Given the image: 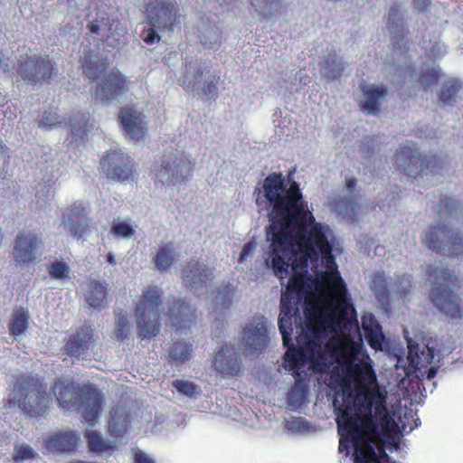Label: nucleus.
I'll use <instances>...</instances> for the list:
<instances>
[{"mask_svg": "<svg viewBox=\"0 0 463 463\" xmlns=\"http://www.w3.org/2000/svg\"><path fill=\"white\" fill-rule=\"evenodd\" d=\"M338 427V432L340 434V439H339V445H338V450L340 453H343L346 451L348 453L349 451V443H353V446L354 447V441L352 439L346 430H344L342 426L337 424Z\"/></svg>", "mask_w": 463, "mask_h": 463, "instance_id": "obj_50", "label": "nucleus"}, {"mask_svg": "<svg viewBox=\"0 0 463 463\" xmlns=\"http://www.w3.org/2000/svg\"><path fill=\"white\" fill-rule=\"evenodd\" d=\"M7 147L2 140H0V161L5 162L6 156Z\"/></svg>", "mask_w": 463, "mask_h": 463, "instance_id": "obj_59", "label": "nucleus"}, {"mask_svg": "<svg viewBox=\"0 0 463 463\" xmlns=\"http://www.w3.org/2000/svg\"><path fill=\"white\" fill-rule=\"evenodd\" d=\"M255 202L259 208L269 210L270 224L266 232L270 240L269 258L266 265L274 275L283 280L289 275V265L299 254L301 269H307L308 261L317 263L321 259L326 269L317 275L316 285L326 292L323 305L306 299L304 314L307 330L314 336H321L327 328L344 329L355 319V309L347 296L346 285L340 276L333 255L334 241L330 228L316 221L304 200L299 184L296 181L286 186L281 173H270L262 188H256Z\"/></svg>", "mask_w": 463, "mask_h": 463, "instance_id": "obj_1", "label": "nucleus"}, {"mask_svg": "<svg viewBox=\"0 0 463 463\" xmlns=\"http://www.w3.org/2000/svg\"><path fill=\"white\" fill-rule=\"evenodd\" d=\"M163 290L156 285L148 286L135 307L137 325L142 339L152 338L160 331V307Z\"/></svg>", "mask_w": 463, "mask_h": 463, "instance_id": "obj_7", "label": "nucleus"}, {"mask_svg": "<svg viewBox=\"0 0 463 463\" xmlns=\"http://www.w3.org/2000/svg\"><path fill=\"white\" fill-rule=\"evenodd\" d=\"M214 369L222 378L239 375L241 362L233 345H223L215 354Z\"/></svg>", "mask_w": 463, "mask_h": 463, "instance_id": "obj_20", "label": "nucleus"}, {"mask_svg": "<svg viewBox=\"0 0 463 463\" xmlns=\"http://www.w3.org/2000/svg\"><path fill=\"white\" fill-rule=\"evenodd\" d=\"M173 386L182 394L190 398L195 397L201 392L199 385L193 382L185 380H175L173 383Z\"/></svg>", "mask_w": 463, "mask_h": 463, "instance_id": "obj_45", "label": "nucleus"}, {"mask_svg": "<svg viewBox=\"0 0 463 463\" xmlns=\"http://www.w3.org/2000/svg\"><path fill=\"white\" fill-rule=\"evenodd\" d=\"M170 324L176 329L190 328L195 322V309L184 299L175 300L166 313Z\"/></svg>", "mask_w": 463, "mask_h": 463, "instance_id": "obj_25", "label": "nucleus"}, {"mask_svg": "<svg viewBox=\"0 0 463 463\" xmlns=\"http://www.w3.org/2000/svg\"><path fill=\"white\" fill-rule=\"evenodd\" d=\"M66 215L65 228L72 236L81 238L89 226L85 207L81 203H73Z\"/></svg>", "mask_w": 463, "mask_h": 463, "instance_id": "obj_27", "label": "nucleus"}, {"mask_svg": "<svg viewBox=\"0 0 463 463\" xmlns=\"http://www.w3.org/2000/svg\"><path fill=\"white\" fill-rule=\"evenodd\" d=\"M256 14L260 20H269L280 13L282 9L281 0H250Z\"/></svg>", "mask_w": 463, "mask_h": 463, "instance_id": "obj_36", "label": "nucleus"}, {"mask_svg": "<svg viewBox=\"0 0 463 463\" xmlns=\"http://www.w3.org/2000/svg\"><path fill=\"white\" fill-rule=\"evenodd\" d=\"M128 417L121 407L110 411L109 432L114 438H122L128 430Z\"/></svg>", "mask_w": 463, "mask_h": 463, "instance_id": "obj_35", "label": "nucleus"}, {"mask_svg": "<svg viewBox=\"0 0 463 463\" xmlns=\"http://www.w3.org/2000/svg\"><path fill=\"white\" fill-rule=\"evenodd\" d=\"M428 279L432 284L430 293L431 303L451 321H460L463 317L461 299L452 288H460L457 275L447 268L429 266Z\"/></svg>", "mask_w": 463, "mask_h": 463, "instance_id": "obj_6", "label": "nucleus"}, {"mask_svg": "<svg viewBox=\"0 0 463 463\" xmlns=\"http://www.w3.org/2000/svg\"><path fill=\"white\" fill-rule=\"evenodd\" d=\"M220 80V75L212 76L211 80H206L203 82L202 90L209 99H216L218 96L217 83Z\"/></svg>", "mask_w": 463, "mask_h": 463, "instance_id": "obj_48", "label": "nucleus"}, {"mask_svg": "<svg viewBox=\"0 0 463 463\" xmlns=\"http://www.w3.org/2000/svg\"><path fill=\"white\" fill-rule=\"evenodd\" d=\"M362 328L368 345L375 351L382 350L384 335L381 325L373 314L362 317Z\"/></svg>", "mask_w": 463, "mask_h": 463, "instance_id": "obj_30", "label": "nucleus"}, {"mask_svg": "<svg viewBox=\"0 0 463 463\" xmlns=\"http://www.w3.org/2000/svg\"><path fill=\"white\" fill-rule=\"evenodd\" d=\"M348 375L353 379L357 391L354 399V406L364 403V396L368 392L379 391L377 377L373 368L372 361L368 354H362L358 363H354L346 369Z\"/></svg>", "mask_w": 463, "mask_h": 463, "instance_id": "obj_11", "label": "nucleus"}, {"mask_svg": "<svg viewBox=\"0 0 463 463\" xmlns=\"http://www.w3.org/2000/svg\"><path fill=\"white\" fill-rule=\"evenodd\" d=\"M325 76L330 80L339 78L344 71V66L335 54H327L324 61Z\"/></svg>", "mask_w": 463, "mask_h": 463, "instance_id": "obj_42", "label": "nucleus"}, {"mask_svg": "<svg viewBox=\"0 0 463 463\" xmlns=\"http://www.w3.org/2000/svg\"><path fill=\"white\" fill-rule=\"evenodd\" d=\"M90 33L97 35L98 39L113 48L125 43V37L128 33L127 29L123 27L118 19L109 16L102 17L100 20L95 19L87 25Z\"/></svg>", "mask_w": 463, "mask_h": 463, "instance_id": "obj_17", "label": "nucleus"}, {"mask_svg": "<svg viewBox=\"0 0 463 463\" xmlns=\"http://www.w3.org/2000/svg\"><path fill=\"white\" fill-rule=\"evenodd\" d=\"M220 5H232L235 0H215Z\"/></svg>", "mask_w": 463, "mask_h": 463, "instance_id": "obj_62", "label": "nucleus"}, {"mask_svg": "<svg viewBox=\"0 0 463 463\" xmlns=\"http://www.w3.org/2000/svg\"><path fill=\"white\" fill-rule=\"evenodd\" d=\"M212 275L208 266L196 260H189L182 269L183 283L192 289L204 287Z\"/></svg>", "mask_w": 463, "mask_h": 463, "instance_id": "obj_23", "label": "nucleus"}, {"mask_svg": "<svg viewBox=\"0 0 463 463\" xmlns=\"http://www.w3.org/2000/svg\"><path fill=\"white\" fill-rule=\"evenodd\" d=\"M364 95V101L360 104V109L367 115L378 116L382 109V104L388 95V88L384 85L360 84Z\"/></svg>", "mask_w": 463, "mask_h": 463, "instance_id": "obj_21", "label": "nucleus"}, {"mask_svg": "<svg viewBox=\"0 0 463 463\" xmlns=\"http://www.w3.org/2000/svg\"><path fill=\"white\" fill-rule=\"evenodd\" d=\"M422 243L437 253L456 257L463 253V237L458 230L445 224L431 226L421 236Z\"/></svg>", "mask_w": 463, "mask_h": 463, "instance_id": "obj_9", "label": "nucleus"}, {"mask_svg": "<svg viewBox=\"0 0 463 463\" xmlns=\"http://www.w3.org/2000/svg\"><path fill=\"white\" fill-rule=\"evenodd\" d=\"M292 317H293V306L290 303L280 301V313L279 316V329L282 335L283 345L287 347V351L289 348H298L299 345H304L301 339L298 337V345L292 343L291 335L293 332L292 327Z\"/></svg>", "mask_w": 463, "mask_h": 463, "instance_id": "obj_28", "label": "nucleus"}, {"mask_svg": "<svg viewBox=\"0 0 463 463\" xmlns=\"http://www.w3.org/2000/svg\"><path fill=\"white\" fill-rule=\"evenodd\" d=\"M298 263V260H295V258L290 261L289 267L292 266L294 273L288 280L286 290L281 294V302L293 304L296 300H300L308 292L307 269H303L302 272H297L296 269L298 267L296 265Z\"/></svg>", "mask_w": 463, "mask_h": 463, "instance_id": "obj_22", "label": "nucleus"}, {"mask_svg": "<svg viewBox=\"0 0 463 463\" xmlns=\"http://www.w3.org/2000/svg\"><path fill=\"white\" fill-rule=\"evenodd\" d=\"M193 354V346L184 341H175L168 351V361L171 364L178 366L190 359Z\"/></svg>", "mask_w": 463, "mask_h": 463, "instance_id": "obj_38", "label": "nucleus"}, {"mask_svg": "<svg viewBox=\"0 0 463 463\" xmlns=\"http://www.w3.org/2000/svg\"><path fill=\"white\" fill-rule=\"evenodd\" d=\"M134 463H156V461L150 458L145 452L139 450L134 455Z\"/></svg>", "mask_w": 463, "mask_h": 463, "instance_id": "obj_58", "label": "nucleus"}, {"mask_svg": "<svg viewBox=\"0 0 463 463\" xmlns=\"http://www.w3.org/2000/svg\"><path fill=\"white\" fill-rule=\"evenodd\" d=\"M146 13L149 24L161 33H173L180 24L179 8L175 0H149Z\"/></svg>", "mask_w": 463, "mask_h": 463, "instance_id": "obj_10", "label": "nucleus"}, {"mask_svg": "<svg viewBox=\"0 0 463 463\" xmlns=\"http://www.w3.org/2000/svg\"><path fill=\"white\" fill-rule=\"evenodd\" d=\"M216 298L222 299L221 305L224 308H229L232 303V291L231 289H225L223 292L219 290Z\"/></svg>", "mask_w": 463, "mask_h": 463, "instance_id": "obj_55", "label": "nucleus"}, {"mask_svg": "<svg viewBox=\"0 0 463 463\" xmlns=\"http://www.w3.org/2000/svg\"><path fill=\"white\" fill-rule=\"evenodd\" d=\"M364 398V403L356 406L354 412L349 406L339 407L336 424L354 441V463H381L374 449L379 427L388 431L394 422L387 411L386 396L380 391L368 392Z\"/></svg>", "mask_w": 463, "mask_h": 463, "instance_id": "obj_3", "label": "nucleus"}, {"mask_svg": "<svg viewBox=\"0 0 463 463\" xmlns=\"http://www.w3.org/2000/svg\"><path fill=\"white\" fill-rule=\"evenodd\" d=\"M439 78V71L434 68H430L427 69L420 75L418 81L422 89L426 90L431 86L435 85L438 82Z\"/></svg>", "mask_w": 463, "mask_h": 463, "instance_id": "obj_46", "label": "nucleus"}, {"mask_svg": "<svg viewBox=\"0 0 463 463\" xmlns=\"http://www.w3.org/2000/svg\"><path fill=\"white\" fill-rule=\"evenodd\" d=\"M356 186V180L354 179V178H351V179H347L346 180V187L350 190V191H353Z\"/></svg>", "mask_w": 463, "mask_h": 463, "instance_id": "obj_60", "label": "nucleus"}, {"mask_svg": "<svg viewBox=\"0 0 463 463\" xmlns=\"http://www.w3.org/2000/svg\"><path fill=\"white\" fill-rule=\"evenodd\" d=\"M93 343V328L90 325H83L69 335L61 350L69 357L80 359L89 353Z\"/></svg>", "mask_w": 463, "mask_h": 463, "instance_id": "obj_19", "label": "nucleus"}, {"mask_svg": "<svg viewBox=\"0 0 463 463\" xmlns=\"http://www.w3.org/2000/svg\"><path fill=\"white\" fill-rule=\"evenodd\" d=\"M297 421H298V422H303V420H302V419H301V418H298Z\"/></svg>", "mask_w": 463, "mask_h": 463, "instance_id": "obj_64", "label": "nucleus"}, {"mask_svg": "<svg viewBox=\"0 0 463 463\" xmlns=\"http://www.w3.org/2000/svg\"><path fill=\"white\" fill-rule=\"evenodd\" d=\"M456 209V202L450 197L444 196L439 203V215L451 214Z\"/></svg>", "mask_w": 463, "mask_h": 463, "instance_id": "obj_53", "label": "nucleus"}, {"mask_svg": "<svg viewBox=\"0 0 463 463\" xmlns=\"http://www.w3.org/2000/svg\"><path fill=\"white\" fill-rule=\"evenodd\" d=\"M119 122L125 133L134 140L144 137V127L141 114L134 107H124L120 110Z\"/></svg>", "mask_w": 463, "mask_h": 463, "instance_id": "obj_26", "label": "nucleus"}, {"mask_svg": "<svg viewBox=\"0 0 463 463\" xmlns=\"http://www.w3.org/2000/svg\"><path fill=\"white\" fill-rule=\"evenodd\" d=\"M304 345L298 348H289L283 356V366L291 372L295 379L294 385L288 393V403L299 407L307 394V380L310 372L317 373H327L335 363L349 368L356 360L366 354L363 345L352 339L341 342L328 341L323 347L316 339L306 336Z\"/></svg>", "mask_w": 463, "mask_h": 463, "instance_id": "obj_2", "label": "nucleus"}, {"mask_svg": "<svg viewBox=\"0 0 463 463\" xmlns=\"http://www.w3.org/2000/svg\"><path fill=\"white\" fill-rule=\"evenodd\" d=\"M408 361L410 365L420 376L432 379L436 376L438 369L431 365L435 358V348L428 345L408 340Z\"/></svg>", "mask_w": 463, "mask_h": 463, "instance_id": "obj_15", "label": "nucleus"}, {"mask_svg": "<svg viewBox=\"0 0 463 463\" xmlns=\"http://www.w3.org/2000/svg\"><path fill=\"white\" fill-rule=\"evenodd\" d=\"M203 74V71L199 67L197 69L196 73L194 74V78L197 80L198 78H201Z\"/></svg>", "mask_w": 463, "mask_h": 463, "instance_id": "obj_63", "label": "nucleus"}, {"mask_svg": "<svg viewBox=\"0 0 463 463\" xmlns=\"http://www.w3.org/2000/svg\"><path fill=\"white\" fill-rule=\"evenodd\" d=\"M461 88V82L457 79L446 80L439 91L440 102H442L444 105H454L457 101L458 95Z\"/></svg>", "mask_w": 463, "mask_h": 463, "instance_id": "obj_41", "label": "nucleus"}, {"mask_svg": "<svg viewBox=\"0 0 463 463\" xmlns=\"http://www.w3.org/2000/svg\"><path fill=\"white\" fill-rule=\"evenodd\" d=\"M79 435L71 430L58 431L45 440V446L53 452H72L77 449Z\"/></svg>", "mask_w": 463, "mask_h": 463, "instance_id": "obj_29", "label": "nucleus"}, {"mask_svg": "<svg viewBox=\"0 0 463 463\" xmlns=\"http://www.w3.org/2000/svg\"><path fill=\"white\" fill-rule=\"evenodd\" d=\"M178 253L173 242L161 246L153 259L155 268L160 272H166L175 264Z\"/></svg>", "mask_w": 463, "mask_h": 463, "instance_id": "obj_34", "label": "nucleus"}, {"mask_svg": "<svg viewBox=\"0 0 463 463\" xmlns=\"http://www.w3.org/2000/svg\"><path fill=\"white\" fill-rule=\"evenodd\" d=\"M110 232L117 238H131L135 234V229L126 222L114 223Z\"/></svg>", "mask_w": 463, "mask_h": 463, "instance_id": "obj_47", "label": "nucleus"}, {"mask_svg": "<svg viewBox=\"0 0 463 463\" xmlns=\"http://www.w3.org/2000/svg\"><path fill=\"white\" fill-rule=\"evenodd\" d=\"M43 245L41 234L21 232L17 234L13 247L15 262L21 266L34 264L41 256Z\"/></svg>", "mask_w": 463, "mask_h": 463, "instance_id": "obj_14", "label": "nucleus"}, {"mask_svg": "<svg viewBox=\"0 0 463 463\" xmlns=\"http://www.w3.org/2000/svg\"><path fill=\"white\" fill-rule=\"evenodd\" d=\"M90 113L76 112L70 118L71 132L75 140H84L89 131Z\"/></svg>", "mask_w": 463, "mask_h": 463, "instance_id": "obj_39", "label": "nucleus"}, {"mask_svg": "<svg viewBox=\"0 0 463 463\" xmlns=\"http://www.w3.org/2000/svg\"><path fill=\"white\" fill-rule=\"evenodd\" d=\"M63 123L64 120L56 112L52 111H44L38 120L39 127L45 130L61 127Z\"/></svg>", "mask_w": 463, "mask_h": 463, "instance_id": "obj_43", "label": "nucleus"}, {"mask_svg": "<svg viewBox=\"0 0 463 463\" xmlns=\"http://www.w3.org/2000/svg\"><path fill=\"white\" fill-rule=\"evenodd\" d=\"M84 438L90 452L98 454L108 452L111 455L116 450L115 442L104 438L97 430H86Z\"/></svg>", "mask_w": 463, "mask_h": 463, "instance_id": "obj_33", "label": "nucleus"}, {"mask_svg": "<svg viewBox=\"0 0 463 463\" xmlns=\"http://www.w3.org/2000/svg\"><path fill=\"white\" fill-rule=\"evenodd\" d=\"M130 80L118 69L103 73L95 88V98L102 104L118 99L129 90Z\"/></svg>", "mask_w": 463, "mask_h": 463, "instance_id": "obj_13", "label": "nucleus"}, {"mask_svg": "<svg viewBox=\"0 0 463 463\" xmlns=\"http://www.w3.org/2000/svg\"><path fill=\"white\" fill-rule=\"evenodd\" d=\"M255 249H256V243H254L253 241H248L247 243H245L241 250V255L239 258V261L240 262L245 261L250 255L253 254Z\"/></svg>", "mask_w": 463, "mask_h": 463, "instance_id": "obj_57", "label": "nucleus"}, {"mask_svg": "<svg viewBox=\"0 0 463 463\" xmlns=\"http://www.w3.org/2000/svg\"><path fill=\"white\" fill-rule=\"evenodd\" d=\"M395 170L411 180L416 179L424 172V161L417 148L403 146L394 154Z\"/></svg>", "mask_w": 463, "mask_h": 463, "instance_id": "obj_18", "label": "nucleus"}, {"mask_svg": "<svg viewBox=\"0 0 463 463\" xmlns=\"http://www.w3.org/2000/svg\"><path fill=\"white\" fill-rule=\"evenodd\" d=\"M48 273L52 279H62L70 278V266L61 260H56L51 263L48 268Z\"/></svg>", "mask_w": 463, "mask_h": 463, "instance_id": "obj_44", "label": "nucleus"}, {"mask_svg": "<svg viewBox=\"0 0 463 463\" xmlns=\"http://www.w3.org/2000/svg\"><path fill=\"white\" fill-rule=\"evenodd\" d=\"M30 313L27 308L24 307H14L7 323L9 335L17 339L25 334L30 326Z\"/></svg>", "mask_w": 463, "mask_h": 463, "instance_id": "obj_31", "label": "nucleus"}, {"mask_svg": "<svg viewBox=\"0 0 463 463\" xmlns=\"http://www.w3.org/2000/svg\"><path fill=\"white\" fill-rule=\"evenodd\" d=\"M194 167V163L186 155L175 156L173 162L170 160L163 161L159 172L164 171L168 175V180L172 184H176L186 181L191 175Z\"/></svg>", "mask_w": 463, "mask_h": 463, "instance_id": "obj_24", "label": "nucleus"}, {"mask_svg": "<svg viewBox=\"0 0 463 463\" xmlns=\"http://www.w3.org/2000/svg\"><path fill=\"white\" fill-rule=\"evenodd\" d=\"M157 29L151 25V27L144 28L141 33V38L146 44H154L155 43H158L161 39L160 35L157 33Z\"/></svg>", "mask_w": 463, "mask_h": 463, "instance_id": "obj_51", "label": "nucleus"}, {"mask_svg": "<svg viewBox=\"0 0 463 463\" xmlns=\"http://www.w3.org/2000/svg\"><path fill=\"white\" fill-rule=\"evenodd\" d=\"M81 63L83 74L91 81L101 78L103 73L108 71L107 61L100 59L98 54L93 53L91 51L84 55Z\"/></svg>", "mask_w": 463, "mask_h": 463, "instance_id": "obj_32", "label": "nucleus"}, {"mask_svg": "<svg viewBox=\"0 0 463 463\" xmlns=\"http://www.w3.org/2000/svg\"><path fill=\"white\" fill-rule=\"evenodd\" d=\"M106 259L108 260V262L111 265H115L116 264V260H115V257L112 253H108L107 256H106Z\"/></svg>", "mask_w": 463, "mask_h": 463, "instance_id": "obj_61", "label": "nucleus"}, {"mask_svg": "<svg viewBox=\"0 0 463 463\" xmlns=\"http://www.w3.org/2000/svg\"><path fill=\"white\" fill-rule=\"evenodd\" d=\"M17 80L33 87L51 84L59 74L56 62L48 54L21 56L16 66Z\"/></svg>", "mask_w": 463, "mask_h": 463, "instance_id": "obj_8", "label": "nucleus"}, {"mask_svg": "<svg viewBox=\"0 0 463 463\" xmlns=\"http://www.w3.org/2000/svg\"><path fill=\"white\" fill-rule=\"evenodd\" d=\"M411 281L409 277L403 275L398 278L396 290L401 298H406L411 288Z\"/></svg>", "mask_w": 463, "mask_h": 463, "instance_id": "obj_52", "label": "nucleus"}, {"mask_svg": "<svg viewBox=\"0 0 463 463\" xmlns=\"http://www.w3.org/2000/svg\"><path fill=\"white\" fill-rule=\"evenodd\" d=\"M85 297L90 307H104L107 299V285L96 280L90 281Z\"/></svg>", "mask_w": 463, "mask_h": 463, "instance_id": "obj_37", "label": "nucleus"}, {"mask_svg": "<svg viewBox=\"0 0 463 463\" xmlns=\"http://www.w3.org/2000/svg\"><path fill=\"white\" fill-rule=\"evenodd\" d=\"M34 451L29 445H22L15 449L14 459L16 462L31 459L33 458Z\"/></svg>", "mask_w": 463, "mask_h": 463, "instance_id": "obj_54", "label": "nucleus"}, {"mask_svg": "<svg viewBox=\"0 0 463 463\" xmlns=\"http://www.w3.org/2000/svg\"><path fill=\"white\" fill-rule=\"evenodd\" d=\"M100 168L108 178L124 182L133 180L136 163L121 149H110L99 160Z\"/></svg>", "mask_w": 463, "mask_h": 463, "instance_id": "obj_12", "label": "nucleus"}, {"mask_svg": "<svg viewBox=\"0 0 463 463\" xmlns=\"http://www.w3.org/2000/svg\"><path fill=\"white\" fill-rule=\"evenodd\" d=\"M51 403L47 385L33 374L18 375L5 400L7 408H19L30 418L44 416Z\"/></svg>", "mask_w": 463, "mask_h": 463, "instance_id": "obj_5", "label": "nucleus"}, {"mask_svg": "<svg viewBox=\"0 0 463 463\" xmlns=\"http://www.w3.org/2000/svg\"><path fill=\"white\" fill-rule=\"evenodd\" d=\"M130 325L128 318L125 316H119L117 327L115 330L116 338L119 342H124L129 334Z\"/></svg>", "mask_w": 463, "mask_h": 463, "instance_id": "obj_49", "label": "nucleus"}, {"mask_svg": "<svg viewBox=\"0 0 463 463\" xmlns=\"http://www.w3.org/2000/svg\"><path fill=\"white\" fill-rule=\"evenodd\" d=\"M52 390L61 408L67 411L76 410L90 427L96 425L102 411L104 395L94 384H79L58 379Z\"/></svg>", "mask_w": 463, "mask_h": 463, "instance_id": "obj_4", "label": "nucleus"}, {"mask_svg": "<svg viewBox=\"0 0 463 463\" xmlns=\"http://www.w3.org/2000/svg\"><path fill=\"white\" fill-rule=\"evenodd\" d=\"M241 334V345L247 353L260 354L269 345V328L264 317H254L242 329Z\"/></svg>", "mask_w": 463, "mask_h": 463, "instance_id": "obj_16", "label": "nucleus"}, {"mask_svg": "<svg viewBox=\"0 0 463 463\" xmlns=\"http://www.w3.org/2000/svg\"><path fill=\"white\" fill-rule=\"evenodd\" d=\"M426 169L430 172H435L441 167L442 160L437 156H430L426 157Z\"/></svg>", "mask_w": 463, "mask_h": 463, "instance_id": "obj_56", "label": "nucleus"}, {"mask_svg": "<svg viewBox=\"0 0 463 463\" xmlns=\"http://www.w3.org/2000/svg\"><path fill=\"white\" fill-rule=\"evenodd\" d=\"M386 26L392 33L396 34L397 40L399 38L403 40L407 31H405L402 15L398 5H394L390 8Z\"/></svg>", "mask_w": 463, "mask_h": 463, "instance_id": "obj_40", "label": "nucleus"}]
</instances>
